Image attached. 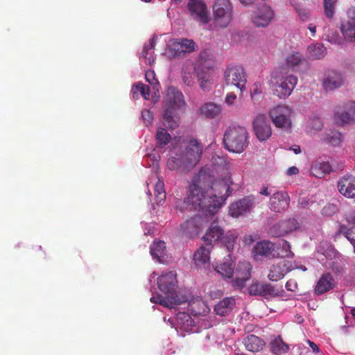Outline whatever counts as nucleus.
Instances as JSON below:
<instances>
[{
  "label": "nucleus",
  "instance_id": "46",
  "mask_svg": "<svg viewBox=\"0 0 355 355\" xmlns=\"http://www.w3.org/2000/svg\"><path fill=\"white\" fill-rule=\"evenodd\" d=\"M343 139V135L338 131H332L327 135L325 140L334 146H340Z\"/></svg>",
  "mask_w": 355,
  "mask_h": 355
},
{
  "label": "nucleus",
  "instance_id": "17",
  "mask_svg": "<svg viewBox=\"0 0 355 355\" xmlns=\"http://www.w3.org/2000/svg\"><path fill=\"white\" fill-rule=\"evenodd\" d=\"M344 80L341 73L334 69L324 71L322 79V85L326 92L333 91L343 85Z\"/></svg>",
  "mask_w": 355,
  "mask_h": 355
},
{
  "label": "nucleus",
  "instance_id": "27",
  "mask_svg": "<svg viewBox=\"0 0 355 355\" xmlns=\"http://www.w3.org/2000/svg\"><path fill=\"white\" fill-rule=\"evenodd\" d=\"M308 65L307 60L298 52L292 53L286 58V66L294 71H300Z\"/></svg>",
  "mask_w": 355,
  "mask_h": 355
},
{
  "label": "nucleus",
  "instance_id": "29",
  "mask_svg": "<svg viewBox=\"0 0 355 355\" xmlns=\"http://www.w3.org/2000/svg\"><path fill=\"white\" fill-rule=\"evenodd\" d=\"M235 306V300L232 297H225L215 305L214 311L216 315L225 316L231 313Z\"/></svg>",
  "mask_w": 355,
  "mask_h": 355
},
{
  "label": "nucleus",
  "instance_id": "60",
  "mask_svg": "<svg viewBox=\"0 0 355 355\" xmlns=\"http://www.w3.org/2000/svg\"><path fill=\"white\" fill-rule=\"evenodd\" d=\"M214 162L215 164L225 165L226 159L223 157L216 156L214 157Z\"/></svg>",
  "mask_w": 355,
  "mask_h": 355
},
{
  "label": "nucleus",
  "instance_id": "22",
  "mask_svg": "<svg viewBox=\"0 0 355 355\" xmlns=\"http://www.w3.org/2000/svg\"><path fill=\"white\" fill-rule=\"evenodd\" d=\"M340 194L347 198L355 199V177L352 175L343 176L337 183Z\"/></svg>",
  "mask_w": 355,
  "mask_h": 355
},
{
  "label": "nucleus",
  "instance_id": "53",
  "mask_svg": "<svg viewBox=\"0 0 355 355\" xmlns=\"http://www.w3.org/2000/svg\"><path fill=\"white\" fill-rule=\"evenodd\" d=\"M309 126L311 129L315 131L320 130L323 127V123L319 118H314L311 120Z\"/></svg>",
  "mask_w": 355,
  "mask_h": 355
},
{
  "label": "nucleus",
  "instance_id": "13",
  "mask_svg": "<svg viewBox=\"0 0 355 355\" xmlns=\"http://www.w3.org/2000/svg\"><path fill=\"white\" fill-rule=\"evenodd\" d=\"M252 266L248 261H241L234 270L232 285L241 289L245 286V282L250 278Z\"/></svg>",
  "mask_w": 355,
  "mask_h": 355
},
{
  "label": "nucleus",
  "instance_id": "42",
  "mask_svg": "<svg viewBox=\"0 0 355 355\" xmlns=\"http://www.w3.org/2000/svg\"><path fill=\"white\" fill-rule=\"evenodd\" d=\"M146 80L152 86L153 90L156 94L160 89V84L156 78L155 73L153 70H148L145 74Z\"/></svg>",
  "mask_w": 355,
  "mask_h": 355
},
{
  "label": "nucleus",
  "instance_id": "62",
  "mask_svg": "<svg viewBox=\"0 0 355 355\" xmlns=\"http://www.w3.org/2000/svg\"><path fill=\"white\" fill-rule=\"evenodd\" d=\"M307 343L314 352H319V351H320L319 347L315 343H313V341H311L310 340H308Z\"/></svg>",
  "mask_w": 355,
  "mask_h": 355
},
{
  "label": "nucleus",
  "instance_id": "23",
  "mask_svg": "<svg viewBox=\"0 0 355 355\" xmlns=\"http://www.w3.org/2000/svg\"><path fill=\"white\" fill-rule=\"evenodd\" d=\"M291 270L292 266L288 261H280L270 267L268 278L272 282H277L282 279Z\"/></svg>",
  "mask_w": 355,
  "mask_h": 355
},
{
  "label": "nucleus",
  "instance_id": "54",
  "mask_svg": "<svg viewBox=\"0 0 355 355\" xmlns=\"http://www.w3.org/2000/svg\"><path fill=\"white\" fill-rule=\"evenodd\" d=\"M154 48H155V40H154V38H152L149 40V42L148 44H146L144 46L143 51H142L143 57L146 58L147 55L148 54V51L150 50H153Z\"/></svg>",
  "mask_w": 355,
  "mask_h": 355
},
{
  "label": "nucleus",
  "instance_id": "44",
  "mask_svg": "<svg viewBox=\"0 0 355 355\" xmlns=\"http://www.w3.org/2000/svg\"><path fill=\"white\" fill-rule=\"evenodd\" d=\"M189 310L194 315H200L205 311V303L201 300H193L189 303Z\"/></svg>",
  "mask_w": 355,
  "mask_h": 355
},
{
  "label": "nucleus",
  "instance_id": "25",
  "mask_svg": "<svg viewBox=\"0 0 355 355\" xmlns=\"http://www.w3.org/2000/svg\"><path fill=\"white\" fill-rule=\"evenodd\" d=\"M255 255H259L268 258H277L279 253L275 250L274 244L269 241H261L256 243L254 247Z\"/></svg>",
  "mask_w": 355,
  "mask_h": 355
},
{
  "label": "nucleus",
  "instance_id": "55",
  "mask_svg": "<svg viewBox=\"0 0 355 355\" xmlns=\"http://www.w3.org/2000/svg\"><path fill=\"white\" fill-rule=\"evenodd\" d=\"M236 99V95L234 92H229L225 96V102L227 105L232 106L234 105Z\"/></svg>",
  "mask_w": 355,
  "mask_h": 355
},
{
  "label": "nucleus",
  "instance_id": "39",
  "mask_svg": "<svg viewBox=\"0 0 355 355\" xmlns=\"http://www.w3.org/2000/svg\"><path fill=\"white\" fill-rule=\"evenodd\" d=\"M340 30L345 38L349 40L355 32V19L343 21Z\"/></svg>",
  "mask_w": 355,
  "mask_h": 355
},
{
  "label": "nucleus",
  "instance_id": "56",
  "mask_svg": "<svg viewBox=\"0 0 355 355\" xmlns=\"http://www.w3.org/2000/svg\"><path fill=\"white\" fill-rule=\"evenodd\" d=\"M295 10L298 13V15L302 21H306L308 19L309 14L305 9L295 7Z\"/></svg>",
  "mask_w": 355,
  "mask_h": 355
},
{
  "label": "nucleus",
  "instance_id": "61",
  "mask_svg": "<svg viewBox=\"0 0 355 355\" xmlns=\"http://www.w3.org/2000/svg\"><path fill=\"white\" fill-rule=\"evenodd\" d=\"M299 173V170L295 166H291L288 168L287 170V175H296Z\"/></svg>",
  "mask_w": 355,
  "mask_h": 355
},
{
  "label": "nucleus",
  "instance_id": "49",
  "mask_svg": "<svg viewBox=\"0 0 355 355\" xmlns=\"http://www.w3.org/2000/svg\"><path fill=\"white\" fill-rule=\"evenodd\" d=\"M339 232L345 235V236L350 241L354 246L355 252V227L348 229L345 225H341L340 227Z\"/></svg>",
  "mask_w": 355,
  "mask_h": 355
},
{
  "label": "nucleus",
  "instance_id": "11",
  "mask_svg": "<svg viewBox=\"0 0 355 355\" xmlns=\"http://www.w3.org/2000/svg\"><path fill=\"white\" fill-rule=\"evenodd\" d=\"M204 214L205 212H202L183 223L180 226L182 233L189 237L198 235L204 223L207 221L208 217Z\"/></svg>",
  "mask_w": 355,
  "mask_h": 355
},
{
  "label": "nucleus",
  "instance_id": "1",
  "mask_svg": "<svg viewBox=\"0 0 355 355\" xmlns=\"http://www.w3.org/2000/svg\"><path fill=\"white\" fill-rule=\"evenodd\" d=\"M231 195L228 181H212L200 170L190 185V194L184 200L178 199L175 207L180 212L198 210L205 212L206 217L214 215L227 198Z\"/></svg>",
  "mask_w": 355,
  "mask_h": 355
},
{
  "label": "nucleus",
  "instance_id": "48",
  "mask_svg": "<svg viewBox=\"0 0 355 355\" xmlns=\"http://www.w3.org/2000/svg\"><path fill=\"white\" fill-rule=\"evenodd\" d=\"M137 92H139L141 96L145 99H149L150 98V88L148 85H144L142 83H137L132 88V94L133 96L135 94H136Z\"/></svg>",
  "mask_w": 355,
  "mask_h": 355
},
{
  "label": "nucleus",
  "instance_id": "37",
  "mask_svg": "<svg viewBox=\"0 0 355 355\" xmlns=\"http://www.w3.org/2000/svg\"><path fill=\"white\" fill-rule=\"evenodd\" d=\"M237 239L238 234L235 232L228 231L223 234L220 242L226 248L228 252H231L234 248Z\"/></svg>",
  "mask_w": 355,
  "mask_h": 355
},
{
  "label": "nucleus",
  "instance_id": "4",
  "mask_svg": "<svg viewBox=\"0 0 355 355\" xmlns=\"http://www.w3.org/2000/svg\"><path fill=\"white\" fill-rule=\"evenodd\" d=\"M248 132L243 126L229 127L225 132L223 145L230 152L241 153L248 146Z\"/></svg>",
  "mask_w": 355,
  "mask_h": 355
},
{
  "label": "nucleus",
  "instance_id": "64",
  "mask_svg": "<svg viewBox=\"0 0 355 355\" xmlns=\"http://www.w3.org/2000/svg\"><path fill=\"white\" fill-rule=\"evenodd\" d=\"M324 210H326V209H332L333 211H335L336 209V206L334 205H331V204H329L327 206H325L323 209Z\"/></svg>",
  "mask_w": 355,
  "mask_h": 355
},
{
  "label": "nucleus",
  "instance_id": "5",
  "mask_svg": "<svg viewBox=\"0 0 355 355\" xmlns=\"http://www.w3.org/2000/svg\"><path fill=\"white\" fill-rule=\"evenodd\" d=\"M297 78L293 75L273 76L270 80L272 94L279 98L288 97L297 83Z\"/></svg>",
  "mask_w": 355,
  "mask_h": 355
},
{
  "label": "nucleus",
  "instance_id": "2",
  "mask_svg": "<svg viewBox=\"0 0 355 355\" xmlns=\"http://www.w3.org/2000/svg\"><path fill=\"white\" fill-rule=\"evenodd\" d=\"M203 146L197 139H192L184 143L171 156L166 165L169 170L186 173L194 168L201 159Z\"/></svg>",
  "mask_w": 355,
  "mask_h": 355
},
{
  "label": "nucleus",
  "instance_id": "35",
  "mask_svg": "<svg viewBox=\"0 0 355 355\" xmlns=\"http://www.w3.org/2000/svg\"><path fill=\"white\" fill-rule=\"evenodd\" d=\"M210 248L201 246L193 255V261L197 266L208 263L210 259Z\"/></svg>",
  "mask_w": 355,
  "mask_h": 355
},
{
  "label": "nucleus",
  "instance_id": "59",
  "mask_svg": "<svg viewBox=\"0 0 355 355\" xmlns=\"http://www.w3.org/2000/svg\"><path fill=\"white\" fill-rule=\"evenodd\" d=\"M182 80L184 83L189 87H191L194 83L193 80L190 75H182Z\"/></svg>",
  "mask_w": 355,
  "mask_h": 355
},
{
  "label": "nucleus",
  "instance_id": "24",
  "mask_svg": "<svg viewBox=\"0 0 355 355\" xmlns=\"http://www.w3.org/2000/svg\"><path fill=\"white\" fill-rule=\"evenodd\" d=\"M223 234V227L218 225V221L214 220L203 236V239L207 245H214L220 241Z\"/></svg>",
  "mask_w": 355,
  "mask_h": 355
},
{
  "label": "nucleus",
  "instance_id": "31",
  "mask_svg": "<svg viewBox=\"0 0 355 355\" xmlns=\"http://www.w3.org/2000/svg\"><path fill=\"white\" fill-rule=\"evenodd\" d=\"M331 171V166L327 162L316 161L311 166L312 175L318 178H322Z\"/></svg>",
  "mask_w": 355,
  "mask_h": 355
},
{
  "label": "nucleus",
  "instance_id": "21",
  "mask_svg": "<svg viewBox=\"0 0 355 355\" xmlns=\"http://www.w3.org/2000/svg\"><path fill=\"white\" fill-rule=\"evenodd\" d=\"M196 46V44L193 40L180 38L171 44L170 50L173 52L174 56H180L182 54L193 52Z\"/></svg>",
  "mask_w": 355,
  "mask_h": 355
},
{
  "label": "nucleus",
  "instance_id": "45",
  "mask_svg": "<svg viewBox=\"0 0 355 355\" xmlns=\"http://www.w3.org/2000/svg\"><path fill=\"white\" fill-rule=\"evenodd\" d=\"M171 135L168 133L166 129L159 128L156 132V139L160 146H166L171 140Z\"/></svg>",
  "mask_w": 355,
  "mask_h": 355
},
{
  "label": "nucleus",
  "instance_id": "3",
  "mask_svg": "<svg viewBox=\"0 0 355 355\" xmlns=\"http://www.w3.org/2000/svg\"><path fill=\"white\" fill-rule=\"evenodd\" d=\"M159 289L165 295H156L150 298V302L159 304L164 307L173 309L175 306L182 304L187 302L184 295H180L177 292V275L174 271H169L162 274L157 278Z\"/></svg>",
  "mask_w": 355,
  "mask_h": 355
},
{
  "label": "nucleus",
  "instance_id": "52",
  "mask_svg": "<svg viewBox=\"0 0 355 355\" xmlns=\"http://www.w3.org/2000/svg\"><path fill=\"white\" fill-rule=\"evenodd\" d=\"M141 117L146 126L150 125L153 120V114L148 110H144L142 111Z\"/></svg>",
  "mask_w": 355,
  "mask_h": 355
},
{
  "label": "nucleus",
  "instance_id": "9",
  "mask_svg": "<svg viewBox=\"0 0 355 355\" xmlns=\"http://www.w3.org/2000/svg\"><path fill=\"white\" fill-rule=\"evenodd\" d=\"M334 120L339 125L354 123L355 121V102L347 101L339 106L334 113Z\"/></svg>",
  "mask_w": 355,
  "mask_h": 355
},
{
  "label": "nucleus",
  "instance_id": "51",
  "mask_svg": "<svg viewBox=\"0 0 355 355\" xmlns=\"http://www.w3.org/2000/svg\"><path fill=\"white\" fill-rule=\"evenodd\" d=\"M281 246L282 248V251L284 253V254L283 255L284 257H293L294 256V254L291 250V245L287 241L282 240Z\"/></svg>",
  "mask_w": 355,
  "mask_h": 355
},
{
  "label": "nucleus",
  "instance_id": "32",
  "mask_svg": "<svg viewBox=\"0 0 355 355\" xmlns=\"http://www.w3.org/2000/svg\"><path fill=\"white\" fill-rule=\"evenodd\" d=\"M150 254L154 259L162 262L166 252L165 243L162 241H154L150 245Z\"/></svg>",
  "mask_w": 355,
  "mask_h": 355
},
{
  "label": "nucleus",
  "instance_id": "18",
  "mask_svg": "<svg viewBox=\"0 0 355 355\" xmlns=\"http://www.w3.org/2000/svg\"><path fill=\"white\" fill-rule=\"evenodd\" d=\"M274 12L267 5H263L258 8L252 17V23L257 27H266L273 19Z\"/></svg>",
  "mask_w": 355,
  "mask_h": 355
},
{
  "label": "nucleus",
  "instance_id": "38",
  "mask_svg": "<svg viewBox=\"0 0 355 355\" xmlns=\"http://www.w3.org/2000/svg\"><path fill=\"white\" fill-rule=\"evenodd\" d=\"M176 320L180 327L184 331L191 330L194 322L190 315L185 312H179L176 315Z\"/></svg>",
  "mask_w": 355,
  "mask_h": 355
},
{
  "label": "nucleus",
  "instance_id": "26",
  "mask_svg": "<svg viewBox=\"0 0 355 355\" xmlns=\"http://www.w3.org/2000/svg\"><path fill=\"white\" fill-rule=\"evenodd\" d=\"M336 286V282L331 273L323 274L318 279L315 286V293L320 295H322L330 290L333 289Z\"/></svg>",
  "mask_w": 355,
  "mask_h": 355
},
{
  "label": "nucleus",
  "instance_id": "6",
  "mask_svg": "<svg viewBox=\"0 0 355 355\" xmlns=\"http://www.w3.org/2000/svg\"><path fill=\"white\" fill-rule=\"evenodd\" d=\"M232 10L230 0H215L212 6L214 23L222 28L227 27L232 19Z\"/></svg>",
  "mask_w": 355,
  "mask_h": 355
},
{
  "label": "nucleus",
  "instance_id": "10",
  "mask_svg": "<svg viewBox=\"0 0 355 355\" xmlns=\"http://www.w3.org/2000/svg\"><path fill=\"white\" fill-rule=\"evenodd\" d=\"M300 223L295 218L281 220L270 229V234L275 237H281L298 230Z\"/></svg>",
  "mask_w": 355,
  "mask_h": 355
},
{
  "label": "nucleus",
  "instance_id": "20",
  "mask_svg": "<svg viewBox=\"0 0 355 355\" xmlns=\"http://www.w3.org/2000/svg\"><path fill=\"white\" fill-rule=\"evenodd\" d=\"M253 206V200L250 197H245L232 203L229 207V214L234 218H238L250 212Z\"/></svg>",
  "mask_w": 355,
  "mask_h": 355
},
{
  "label": "nucleus",
  "instance_id": "34",
  "mask_svg": "<svg viewBox=\"0 0 355 355\" xmlns=\"http://www.w3.org/2000/svg\"><path fill=\"white\" fill-rule=\"evenodd\" d=\"M221 106L214 103H207L200 109L202 115L207 118L214 119L221 112Z\"/></svg>",
  "mask_w": 355,
  "mask_h": 355
},
{
  "label": "nucleus",
  "instance_id": "15",
  "mask_svg": "<svg viewBox=\"0 0 355 355\" xmlns=\"http://www.w3.org/2000/svg\"><path fill=\"white\" fill-rule=\"evenodd\" d=\"M252 125L254 132L260 141H266L271 136V126L265 114H258L254 119Z\"/></svg>",
  "mask_w": 355,
  "mask_h": 355
},
{
  "label": "nucleus",
  "instance_id": "30",
  "mask_svg": "<svg viewBox=\"0 0 355 355\" xmlns=\"http://www.w3.org/2000/svg\"><path fill=\"white\" fill-rule=\"evenodd\" d=\"M178 110L165 109L163 115V123L169 129L174 130L179 125V117L178 116Z\"/></svg>",
  "mask_w": 355,
  "mask_h": 355
},
{
  "label": "nucleus",
  "instance_id": "40",
  "mask_svg": "<svg viewBox=\"0 0 355 355\" xmlns=\"http://www.w3.org/2000/svg\"><path fill=\"white\" fill-rule=\"evenodd\" d=\"M155 200L157 204H162L166 200V191L164 189V183L160 179L156 182L154 188Z\"/></svg>",
  "mask_w": 355,
  "mask_h": 355
},
{
  "label": "nucleus",
  "instance_id": "47",
  "mask_svg": "<svg viewBox=\"0 0 355 355\" xmlns=\"http://www.w3.org/2000/svg\"><path fill=\"white\" fill-rule=\"evenodd\" d=\"M337 0H324V11L325 16L331 19L335 13V5Z\"/></svg>",
  "mask_w": 355,
  "mask_h": 355
},
{
  "label": "nucleus",
  "instance_id": "43",
  "mask_svg": "<svg viewBox=\"0 0 355 355\" xmlns=\"http://www.w3.org/2000/svg\"><path fill=\"white\" fill-rule=\"evenodd\" d=\"M216 271L222 276L226 278H232L233 277L234 269L232 267V264L229 263H222L216 266Z\"/></svg>",
  "mask_w": 355,
  "mask_h": 355
},
{
  "label": "nucleus",
  "instance_id": "19",
  "mask_svg": "<svg viewBox=\"0 0 355 355\" xmlns=\"http://www.w3.org/2000/svg\"><path fill=\"white\" fill-rule=\"evenodd\" d=\"M248 293L252 296L275 297L279 295V291L269 283L252 282L248 288Z\"/></svg>",
  "mask_w": 355,
  "mask_h": 355
},
{
  "label": "nucleus",
  "instance_id": "63",
  "mask_svg": "<svg viewBox=\"0 0 355 355\" xmlns=\"http://www.w3.org/2000/svg\"><path fill=\"white\" fill-rule=\"evenodd\" d=\"M259 193L260 194L266 196H268L270 194V191H268V188L267 187H263V188H261Z\"/></svg>",
  "mask_w": 355,
  "mask_h": 355
},
{
  "label": "nucleus",
  "instance_id": "16",
  "mask_svg": "<svg viewBox=\"0 0 355 355\" xmlns=\"http://www.w3.org/2000/svg\"><path fill=\"white\" fill-rule=\"evenodd\" d=\"M290 197L284 191H277L272 193L268 202L269 209L276 213L285 211L289 207Z\"/></svg>",
  "mask_w": 355,
  "mask_h": 355
},
{
  "label": "nucleus",
  "instance_id": "58",
  "mask_svg": "<svg viewBox=\"0 0 355 355\" xmlns=\"http://www.w3.org/2000/svg\"><path fill=\"white\" fill-rule=\"evenodd\" d=\"M345 218L349 224L355 225V211L348 212L345 215Z\"/></svg>",
  "mask_w": 355,
  "mask_h": 355
},
{
  "label": "nucleus",
  "instance_id": "36",
  "mask_svg": "<svg viewBox=\"0 0 355 355\" xmlns=\"http://www.w3.org/2000/svg\"><path fill=\"white\" fill-rule=\"evenodd\" d=\"M196 73L200 88L203 91H209L212 81L211 75L208 70L205 71L204 69H197Z\"/></svg>",
  "mask_w": 355,
  "mask_h": 355
},
{
  "label": "nucleus",
  "instance_id": "12",
  "mask_svg": "<svg viewBox=\"0 0 355 355\" xmlns=\"http://www.w3.org/2000/svg\"><path fill=\"white\" fill-rule=\"evenodd\" d=\"M187 8L193 19L202 24L208 23L207 6L203 0H189Z\"/></svg>",
  "mask_w": 355,
  "mask_h": 355
},
{
  "label": "nucleus",
  "instance_id": "28",
  "mask_svg": "<svg viewBox=\"0 0 355 355\" xmlns=\"http://www.w3.org/2000/svg\"><path fill=\"white\" fill-rule=\"evenodd\" d=\"M243 343L245 349L251 352H260L266 345V343L262 338L254 334H250L244 338Z\"/></svg>",
  "mask_w": 355,
  "mask_h": 355
},
{
  "label": "nucleus",
  "instance_id": "8",
  "mask_svg": "<svg viewBox=\"0 0 355 355\" xmlns=\"http://www.w3.org/2000/svg\"><path fill=\"white\" fill-rule=\"evenodd\" d=\"M292 110L286 105H277L270 111V116L276 127L285 130L291 128Z\"/></svg>",
  "mask_w": 355,
  "mask_h": 355
},
{
  "label": "nucleus",
  "instance_id": "14",
  "mask_svg": "<svg viewBox=\"0 0 355 355\" xmlns=\"http://www.w3.org/2000/svg\"><path fill=\"white\" fill-rule=\"evenodd\" d=\"M164 103L165 109L170 110H180L185 106L182 93L174 87H169L166 89Z\"/></svg>",
  "mask_w": 355,
  "mask_h": 355
},
{
  "label": "nucleus",
  "instance_id": "41",
  "mask_svg": "<svg viewBox=\"0 0 355 355\" xmlns=\"http://www.w3.org/2000/svg\"><path fill=\"white\" fill-rule=\"evenodd\" d=\"M309 55L313 59H321L326 54V49L322 44H311L308 47Z\"/></svg>",
  "mask_w": 355,
  "mask_h": 355
},
{
  "label": "nucleus",
  "instance_id": "57",
  "mask_svg": "<svg viewBox=\"0 0 355 355\" xmlns=\"http://www.w3.org/2000/svg\"><path fill=\"white\" fill-rule=\"evenodd\" d=\"M286 288L290 291H295L297 288V284L295 279H291L286 284Z\"/></svg>",
  "mask_w": 355,
  "mask_h": 355
},
{
  "label": "nucleus",
  "instance_id": "33",
  "mask_svg": "<svg viewBox=\"0 0 355 355\" xmlns=\"http://www.w3.org/2000/svg\"><path fill=\"white\" fill-rule=\"evenodd\" d=\"M270 351L276 355L286 354L289 350V346L285 343L280 336H277L270 343Z\"/></svg>",
  "mask_w": 355,
  "mask_h": 355
},
{
  "label": "nucleus",
  "instance_id": "7",
  "mask_svg": "<svg viewBox=\"0 0 355 355\" xmlns=\"http://www.w3.org/2000/svg\"><path fill=\"white\" fill-rule=\"evenodd\" d=\"M225 80L227 85L238 88L241 93L245 90L247 73L240 65L230 66L225 71Z\"/></svg>",
  "mask_w": 355,
  "mask_h": 355
},
{
  "label": "nucleus",
  "instance_id": "50",
  "mask_svg": "<svg viewBox=\"0 0 355 355\" xmlns=\"http://www.w3.org/2000/svg\"><path fill=\"white\" fill-rule=\"evenodd\" d=\"M262 92L263 90L261 84L259 82L254 83L250 90V96L252 99L258 101L259 97L262 94Z\"/></svg>",
  "mask_w": 355,
  "mask_h": 355
}]
</instances>
